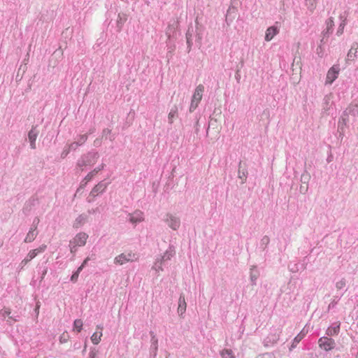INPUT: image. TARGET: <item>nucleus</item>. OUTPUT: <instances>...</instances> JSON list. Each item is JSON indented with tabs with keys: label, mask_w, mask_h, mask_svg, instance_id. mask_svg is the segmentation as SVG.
Masks as SVG:
<instances>
[{
	"label": "nucleus",
	"mask_w": 358,
	"mask_h": 358,
	"mask_svg": "<svg viewBox=\"0 0 358 358\" xmlns=\"http://www.w3.org/2000/svg\"><path fill=\"white\" fill-rule=\"evenodd\" d=\"M99 157V155L98 152L90 151L80 157L77 162L76 166L83 171L85 166H93L96 162Z\"/></svg>",
	"instance_id": "obj_1"
},
{
	"label": "nucleus",
	"mask_w": 358,
	"mask_h": 358,
	"mask_svg": "<svg viewBox=\"0 0 358 358\" xmlns=\"http://www.w3.org/2000/svg\"><path fill=\"white\" fill-rule=\"evenodd\" d=\"M204 92V86L201 84L199 85L192 95V101L189 106V112L192 113L199 106L201 101L203 92Z\"/></svg>",
	"instance_id": "obj_2"
},
{
	"label": "nucleus",
	"mask_w": 358,
	"mask_h": 358,
	"mask_svg": "<svg viewBox=\"0 0 358 358\" xmlns=\"http://www.w3.org/2000/svg\"><path fill=\"white\" fill-rule=\"evenodd\" d=\"M318 345L321 349L329 351L335 348L336 342L333 338L324 336L319 338Z\"/></svg>",
	"instance_id": "obj_3"
},
{
	"label": "nucleus",
	"mask_w": 358,
	"mask_h": 358,
	"mask_svg": "<svg viewBox=\"0 0 358 358\" xmlns=\"http://www.w3.org/2000/svg\"><path fill=\"white\" fill-rule=\"evenodd\" d=\"M164 221L171 229L175 231L178 230L180 226V218L171 213H167L164 219Z\"/></svg>",
	"instance_id": "obj_4"
},
{
	"label": "nucleus",
	"mask_w": 358,
	"mask_h": 358,
	"mask_svg": "<svg viewBox=\"0 0 358 358\" xmlns=\"http://www.w3.org/2000/svg\"><path fill=\"white\" fill-rule=\"evenodd\" d=\"M339 72L340 68L338 64L331 66L327 71L325 85H331L338 78Z\"/></svg>",
	"instance_id": "obj_5"
},
{
	"label": "nucleus",
	"mask_w": 358,
	"mask_h": 358,
	"mask_svg": "<svg viewBox=\"0 0 358 358\" xmlns=\"http://www.w3.org/2000/svg\"><path fill=\"white\" fill-rule=\"evenodd\" d=\"M326 29H324L322 31V38L320 41L321 44L325 43V38H327L333 32L334 22V18L332 17H329L326 20Z\"/></svg>",
	"instance_id": "obj_6"
},
{
	"label": "nucleus",
	"mask_w": 358,
	"mask_h": 358,
	"mask_svg": "<svg viewBox=\"0 0 358 358\" xmlns=\"http://www.w3.org/2000/svg\"><path fill=\"white\" fill-rule=\"evenodd\" d=\"M143 220L144 213L140 210H136L131 213H128V221L134 226L142 222Z\"/></svg>",
	"instance_id": "obj_7"
},
{
	"label": "nucleus",
	"mask_w": 358,
	"mask_h": 358,
	"mask_svg": "<svg viewBox=\"0 0 358 358\" xmlns=\"http://www.w3.org/2000/svg\"><path fill=\"white\" fill-rule=\"evenodd\" d=\"M278 24L279 23L276 22L274 25L266 29L264 37L266 41H271L274 36L279 34L280 27Z\"/></svg>",
	"instance_id": "obj_8"
},
{
	"label": "nucleus",
	"mask_w": 358,
	"mask_h": 358,
	"mask_svg": "<svg viewBox=\"0 0 358 358\" xmlns=\"http://www.w3.org/2000/svg\"><path fill=\"white\" fill-rule=\"evenodd\" d=\"M39 130L38 125H33L31 130L28 132V140L31 149H36V141L38 136Z\"/></svg>",
	"instance_id": "obj_9"
},
{
	"label": "nucleus",
	"mask_w": 358,
	"mask_h": 358,
	"mask_svg": "<svg viewBox=\"0 0 358 358\" xmlns=\"http://www.w3.org/2000/svg\"><path fill=\"white\" fill-rule=\"evenodd\" d=\"M108 184L109 182H106L104 180L99 182L92 189L90 192V196H92L94 198L99 194H102L106 189Z\"/></svg>",
	"instance_id": "obj_10"
},
{
	"label": "nucleus",
	"mask_w": 358,
	"mask_h": 358,
	"mask_svg": "<svg viewBox=\"0 0 358 358\" xmlns=\"http://www.w3.org/2000/svg\"><path fill=\"white\" fill-rule=\"evenodd\" d=\"M87 238L88 235L86 233L80 232L71 241V243L82 247L86 244Z\"/></svg>",
	"instance_id": "obj_11"
},
{
	"label": "nucleus",
	"mask_w": 358,
	"mask_h": 358,
	"mask_svg": "<svg viewBox=\"0 0 358 358\" xmlns=\"http://www.w3.org/2000/svg\"><path fill=\"white\" fill-rule=\"evenodd\" d=\"M341 329V322H334L329 327L327 328L326 331V335L328 337L337 336L340 332Z\"/></svg>",
	"instance_id": "obj_12"
},
{
	"label": "nucleus",
	"mask_w": 358,
	"mask_h": 358,
	"mask_svg": "<svg viewBox=\"0 0 358 358\" xmlns=\"http://www.w3.org/2000/svg\"><path fill=\"white\" fill-rule=\"evenodd\" d=\"M175 255V248L170 245L164 255L158 257L157 258H159L161 262L165 263L166 261L170 260Z\"/></svg>",
	"instance_id": "obj_13"
},
{
	"label": "nucleus",
	"mask_w": 358,
	"mask_h": 358,
	"mask_svg": "<svg viewBox=\"0 0 358 358\" xmlns=\"http://www.w3.org/2000/svg\"><path fill=\"white\" fill-rule=\"evenodd\" d=\"M194 30L192 27L188 28L186 32V41L187 45V52H189L193 45V41L194 39Z\"/></svg>",
	"instance_id": "obj_14"
},
{
	"label": "nucleus",
	"mask_w": 358,
	"mask_h": 358,
	"mask_svg": "<svg viewBox=\"0 0 358 358\" xmlns=\"http://www.w3.org/2000/svg\"><path fill=\"white\" fill-rule=\"evenodd\" d=\"M187 303L185 301V298L183 294H180L178 299V313L181 317H184V314L186 311Z\"/></svg>",
	"instance_id": "obj_15"
},
{
	"label": "nucleus",
	"mask_w": 358,
	"mask_h": 358,
	"mask_svg": "<svg viewBox=\"0 0 358 358\" xmlns=\"http://www.w3.org/2000/svg\"><path fill=\"white\" fill-rule=\"evenodd\" d=\"M150 335L151 336L150 352L155 357L158 350V339L153 331H151Z\"/></svg>",
	"instance_id": "obj_16"
},
{
	"label": "nucleus",
	"mask_w": 358,
	"mask_h": 358,
	"mask_svg": "<svg viewBox=\"0 0 358 358\" xmlns=\"http://www.w3.org/2000/svg\"><path fill=\"white\" fill-rule=\"evenodd\" d=\"M0 315L3 319H5L6 317H8V320H7L8 322L18 321V316L10 315V310L8 308H3V309H1L0 310Z\"/></svg>",
	"instance_id": "obj_17"
},
{
	"label": "nucleus",
	"mask_w": 358,
	"mask_h": 358,
	"mask_svg": "<svg viewBox=\"0 0 358 358\" xmlns=\"http://www.w3.org/2000/svg\"><path fill=\"white\" fill-rule=\"evenodd\" d=\"M38 199L34 197H31L24 203V206L23 208V213L26 215L29 214L31 210L32 206H35L37 203Z\"/></svg>",
	"instance_id": "obj_18"
},
{
	"label": "nucleus",
	"mask_w": 358,
	"mask_h": 358,
	"mask_svg": "<svg viewBox=\"0 0 358 358\" xmlns=\"http://www.w3.org/2000/svg\"><path fill=\"white\" fill-rule=\"evenodd\" d=\"M106 166L105 164H101L99 166L94 169L92 171H90L85 177V180L87 181H90L99 171L103 170Z\"/></svg>",
	"instance_id": "obj_19"
},
{
	"label": "nucleus",
	"mask_w": 358,
	"mask_h": 358,
	"mask_svg": "<svg viewBox=\"0 0 358 358\" xmlns=\"http://www.w3.org/2000/svg\"><path fill=\"white\" fill-rule=\"evenodd\" d=\"M346 15L345 14H341L340 15V20H341V23L338 26V28L337 29V31H336V34L338 36H341L343 34V31H344V28L346 25Z\"/></svg>",
	"instance_id": "obj_20"
},
{
	"label": "nucleus",
	"mask_w": 358,
	"mask_h": 358,
	"mask_svg": "<svg viewBox=\"0 0 358 358\" xmlns=\"http://www.w3.org/2000/svg\"><path fill=\"white\" fill-rule=\"evenodd\" d=\"M259 273L257 270L256 266H252L250 268V279L252 285H255L257 284V280L259 278Z\"/></svg>",
	"instance_id": "obj_21"
},
{
	"label": "nucleus",
	"mask_w": 358,
	"mask_h": 358,
	"mask_svg": "<svg viewBox=\"0 0 358 358\" xmlns=\"http://www.w3.org/2000/svg\"><path fill=\"white\" fill-rule=\"evenodd\" d=\"M358 48V43L357 42L353 43L351 46V49L349 50L347 57L348 60H354L356 57L357 50Z\"/></svg>",
	"instance_id": "obj_22"
},
{
	"label": "nucleus",
	"mask_w": 358,
	"mask_h": 358,
	"mask_svg": "<svg viewBox=\"0 0 358 358\" xmlns=\"http://www.w3.org/2000/svg\"><path fill=\"white\" fill-rule=\"evenodd\" d=\"M178 26V22L175 20H173L172 23L170 22L169 24L168 27H167V31H166V35L168 36L169 38H170L171 34H173L175 32Z\"/></svg>",
	"instance_id": "obj_23"
},
{
	"label": "nucleus",
	"mask_w": 358,
	"mask_h": 358,
	"mask_svg": "<svg viewBox=\"0 0 358 358\" xmlns=\"http://www.w3.org/2000/svg\"><path fill=\"white\" fill-rule=\"evenodd\" d=\"M238 169V178L243 180L242 183H244L247 178L248 171L245 167H243L242 162H239Z\"/></svg>",
	"instance_id": "obj_24"
},
{
	"label": "nucleus",
	"mask_w": 358,
	"mask_h": 358,
	"mask_svg": "<svg viewBox=\"0 0 358 358\" xmlns=\"http://www.w3.org/2000/svg\"><path fill=\"white\" fill-rule=\"evenodd\" d=\"M33 255L34 254L29 252L26 257L22 260L17 268L18 272L22 270L27 264L34 259Z\"/></svg>",
	"instance_id": "obj_25"
},
{
	"label": "nucleus",
	"mask_w": 358,
	"mask_h": 358,
	"mask_svg": "<svg viewBox=\"0 0 358 358\" xmlns=\"http://www.w3.org/2000/svg\"><path fill=\"white\" fill-rule=\"evenodd\" d=\"M38 274L40 275L39 280H40V282H41L44 279V278L48 272V267L46 266V262L43 263L41 265H40L38 266Z\"/></svg>",
	"instance_id": "obj_26"
},
{
	"label": "nucleus",
	"mask_w": 358,
	"mask_h": 358,
	"mask_svg": "<svg viewBox=\"0 0 358 358\" xmlns=\"http://www.w3.org/2000/svg\"><path fill=\"white\" fill-rule=\"evenodd\" d=\"M127 262H129L127 259V257L125 256V253H122L115 257L114 259V264H115L123 265Z\"/></svg>",
	"instance_id": "obj_27"
},
{
	"label": "nucleus",
	"mask_w": 358,
	"mask_h": 358,
	"mask_svg": "<svg viewBox=\"0 0 358 358\" xmlns=\"http://www.w3.org/2000/svg\"><path fill=\"white\" fill-rule=\"evenodd\" d=\"M127 20V15L125 14L119 13L117 20V31H120L123 24Z\"/></svg>",
	"instance_id": "obj_28"
},
{
	"label": "nucleus",
	"mask_w": 358,
	"mask_h": 358,
	"mask_svg": "<svg viewBox=\"0 0 358 358\" xmlns=\"http://www.w3.org/2000/svg\"><path fill=\"white\" fill-rule=\"evenodd\" d=\"M345 291H346V289L343 292L341 293L340 295H336L334 296L332 301L328 306V308H327L328 311H329L331 309L334 308L338 304V301H340L341 298L342 297V296L343 295V294Z\"/></svg>",
	"instance_id": "obj_29"
},
{
	"label": "nucleus",
	"mask_w": 358,
	"mask_h": 358,
	"mask_svg": "<svg viewBox=\"0 0 358 358\" xmlns=\"http://www.w3.org/2000/svg\"><path fill=\"white\" fill-rule=\"evenodd\" d=\"M87 216L85 215H80L75 220L73 227L79 228L86 221Z\"/></svg>",
	"instance_id": "obj_30"
},
{
	"label": "nucleus",
	"mask_w": 358,
	"mask_h": 358,
	"mask_svg": "<svg viewBox=\"0 0 358 358\" xmlns=\"http://www.w3.org/2000/svg\"><path fill=\"white\" fill-rule=\"evenodd\" d=\"M235 17V9L234 8H229L226 14V22L229 24Z\"/></svg>",
	"instance_id": "obj_31"
},
{
	"label": "nucleus",
	"mask_w": 358,
	"mask_h": 358,
	"mask_svg": "<svg viewBox=\"0 0 358 358\" xmlns=\"http://www.w3.org/2000/svg\"><path fill=\"white\" fill-rule=\"evenodd\" d=\"M38 232L29 230L24 241L25 243H31L36 238Z\"/></svg>",
	"instance_id": "obj_32"
},
{
	"label": "nucleus",
	"mask_w": 358,
	"mask_h": 358,
	"mask_svg": "<svg viewBox=\"0 0 358 358\" xmlns=\"http://www.w3.org/2000/svg\"><path fill=\"white\" fill-rule=\"evenodd\" d=\"M345 110H348V113L354 117H356L358 115V106L357 104L350 105Z\"/></svg>",
	"instance_id": "obj_33"
},
{
	"label": "nucleus",
	"mask_w": 358,
	"mask_h": 358,
	"mask_svg": "<svg viewBox=\"0 0 358 358\" xmlns=\"http://www.w3.org/2000/svg\"><path fill=\"white\" fill-rule=\"evenodd\" d=\"M178 115V107L176 106H174L173 107L171 108L169 113V115H168V119H169V122L170 124H172L173 123V120L175 117H176Z\"/></svg>",
	"instance_id": "obj_34"
},
{
	"label": "nucleus",
	"mask_w": 358,
	"mask_h": 358,
	"mask_svg": "<svg viewBox=\"0 0 358 358\" xmlns=\"http://www.w3.org/2000/svg\"><path fill=\"white\" fill-rule=\"evenodd\" d=\"M164 264V263L163 262H161L159 258H157L152 268L155 270L156 272L162 271Z\"/></svg>",
	"instance_id": "obj_35"
},
{
	"label": "nucleus",
	"mask_w": 358,
	"mask_h": 358,
	"mask_svg": "<svg viewBox=\"0 0 358 358\" xmlns=\"http://www.w3.org/2000/svg\"><path fill=\"white\" fill-rule=\"evenodd\" d=\"M220 355L222 358H236L233 352L230 349H224L221 351Z\"/></svg>",
	"instance_id": "obj_36"
},
{
	"label": "nucleus",
	"mask_w": 358,
	"mask_h": 358,
	"mask_svg": "<svg viewBox=\"0 0 358 358\" xmlns=\"http://www.w3.org/2000/svg\"><path fill=\"white\" fill-rule=\"evenodd\" d=\"M46 248L47 246L45 245H42L38 248L30 250L29 253L34 254L33 257L34 258L38 254L43 252L46 250Z\"/></svg>",
	"instance_id": "obj_37"
},
{
	"label": "nucleus",
	"mask_w": 358,
	"mask_h": 358,
	"mask_svg": "<svg viewBox=\"0 0 358 358\" xmlns=\"http://www.w3.org/2000/svg\"><path fill=\"white\" fill-rule=\"evenodd\" d=\"M101 336H102V333L101 332H99V334H98L96 332L92 334V336H91L92 342L94 345H97L101 341Z\"/></svg>",
	"instance_id": "obj_38"
},
{
	"label": "nucleus",
	"mask_w": 358,
	"mask_h": 358,
	"mask_svg": "<svg viewBox=\"0 0 358 358\" xmlns=\"http://www.w3.org/2000/svg\"><path fill=\"white\" fill-rule=\"evenodd\" d=\"M348 115L349 114L348 113V110H344L339 120L338 124L340 125L341 124H342L343 125H345L348 121Z\"/></svg>",
	"instance_id": "obj_39"
},
{
	"label": "nucleus",
	"mask_w": 358,
	"mask_h": 358,
	"mask_svg": "<svg viewBox=\"0 0 358 358\" xmlns=\"http://www.w3.org/2000/svg\"><path fill=\"white\" fill-rule=\"evenodd\" d=\"M83 321L80 319H77L73 322V329L78 332H80L83 329Z\"/></svg>",
	"instance_id": "obj_40"
},
{
	"label": "nucleus",
	"mask_w": 358,
	"mask_h": 358,
	"mask_svg": "<svg viewBox=\"0 0 358 358\" xmlns=\"http://www.w3.org/2000/svg\"><path fill=\"white\" fill-rule=\"evenodd\" d=\"M87 138L88 137L87 134L79 135L76 141L77 142V144H78L80 146L86 142Z\"/></svg>",
	"instance_id": "obj_41"
},
{
	"label": "nucleus",
	"mask_w": 358,
	"mask_h": 358,
	"mask_svg": "<svg viewBox=\"0 0 358 358\" xmlns=\"http://www.w3.org/2000/svg\"><path fill=\"white\" fill-rule=\"evenodd\" d=\"M346 286V280L344 278H342L341 280L338 281L336 283V287L338 291L343 289Z\"/></svg>",
	"instance_id": "obj_42"
},
{
	"label": "nucleus",
	"mask_w": 358,
	"mask_h": 358,
	"mask_svg": "<svg viewBox=\"0 0 358 358\" xmlns=\"http://www.w3.org/2000/svg\"><path fill=\"white\" fill-rule=\"evenodd\" d=\"M303 337V334H302V332L299 334L293 340L292 348H295L296 345L302 340Z\"/></svg>",
	"instance_id": "obj_43"
},
{
	"label": "nucleus",
	"mask_w": 358,
	"mask_h": 358,
	"mask_svg": "<svg viewBox=\"0 0 358 358\" xmlns=\"http://www.w3.org/2000/svg\"><path fill=\"white\" fill-rule=\"evenodd\" d=\"M125 256L127 257V259H128V262H134L138 259V256L133 253L132 252H129L128 253H125Z\"/></svg>",
	"instance_id": "obj_44"
},
{
	"label": "nucleus",
	"mask_w": 358,
	"mask_h": 358,
	"mask_svg": "<svg viewBox=\"0 0 358 358\" xmlns=\"http://www.w3.org/2000/svg\"><path fill=\"white\" fill-rule=\"evenodd\" d=\"M310 175L308 173L307 171H305L303 173H302L301 176V181L303 183H308L310 180Z\"/></svg>",
	"instance_id": "obj_45"
},
{
	"label": "nucleus",
	"mask_w": 358,
	"mask_h": 358,
	"mask_svg": "<svg viewBox=\"0 0 358 358\" xmlns=\"http://www.w3.org/2000/svg\"><path fill=\"white\" fill-rule=\"evenodd\" d=\"M98 351L94 348H91L89 352V358H96Z\"/></svg>",
	"instance_id": "obj_46"
},
{
	"label": "nucleus",
	"mask_w": 358,
	"mask_h": 358,
	"mask_svg": "<svg viewBox=\"0 0 358 358\" xmlns=\"http://www.w3.org/2000/svg\"><path fill=\"white\" fill-rule=\"evenodd\" d=\"M69 336L67 334H65L64 333L62 334L59 337V341L61 343H66L69 340Z\"/></svg>",
	"instance_id": "obj_47"
},
{
	"label": "nucleus",
	"mask_w": 358,
	"mask_h": 358,
	"mask_svg": "<svg viewBox=\"0 0 358 358\" xmlns=\"http://www.w3.org/2000/svg\"><path fill=\"white\" fill-rule=\"evenodd\" d=\"M78 146H80L78 144H77L76 141L73 142L68 146V149L71 150H76Z\"/></svg>",
	"instance_id": "obj_48"
},
{
	"label": "nucleus",
	"mask_w": 358,
	"mask_h": 358,
	"mask_svg": "<svg viewBox=\"0 0 358 358\" xmlns=\"http://www.w3.org/2000/svg\"><path fill=\"white\" fill-rule=\"evenodd\" d=\"M194 36H195L194 39H195V42L197 43V45L200 46L201 45V38H202L201 36L199 34H197V33L195 34L194 33Z\"/></svg>",
	"instance_id": "obj_49"
},
{
	"label": "nucleus",
	"mask_w": 358,
	"mask_h": 358,
	"mask_svg": "<svg viewBox=\"0 0 358 358\" xmlns=\"http://www.w3.org/2000/svg\"><path fill=\"white\" fill-rule=\"evenodd\" d=\"M89 181H87L85 180V178L81 181L79 187L77 189L76 192L78 193L81 189L85 188V187L87 185V182Z\"/></svg>",
	"instance_id": "obj_50"
},
{
	"label": "nucleus",
	"mask_w": 358,
	"mask_h": 358,
	"mask_svg": "<svg viewBox=\"0 0 358 358\" xmlns=\"http://www.w3.org/2000/svg\"><path fill=\"white\" fill-rule=\"evenodd\" d=\"M269 241V238L267 236H264L261 240V244L265 245V246H266L268 244Z\"/></svg>",
	"instance_id": "obj_51"
},
{
	"label": "nucleus",
	"mask_w": 358,
	"mask_h": 358,
	"mask_svg": "<svg viewBox=\"0 0 358 358\" xmlns=\"http://www.w3.org/2000/svg\"><path fill=\"white\" fill-rule=\"evenodd\" d=\"M78 276L79 273L75 271L71 277V280L73 282H76L78 280Z\"/></svg>",
	"instance_id": "obj_52"
},
{
	"label": "nucleus",
	"mask_w": 358,
	"mask_h": 358,
	"mask_svg": "<svg viewBox=\"0 0 358 358\" xmlns=\"http://www.w3.org/2000/svg\"><path fill=\"white\" fill-rule=\"evenodd\" d=\"M70 250L71 253H75L77 250L78 245L69 243Z\"/></svg>",
	"instance_id": "obj_53"
},
{
	"label": "nucleus",
	"mask_w": 358,
	"mask_h": 358,
	"mask_svg": "<svg viewBox=\"0 0 358 358\" xmlns=\"http://www.w3.org/2000/svg\"><path fill=\"white\" fill-rule=\"evenodd\" d=\"M69 152L70 150L68 149V148H65L62 153V157L65 158L68 155Z\"/></svg>",
	"instance_id": "obj_54"
},
{
	"label": "nucleus",
	"mask_w": 358,
	"mask_h": 358,
	"mask_svg": "<svg viewBox=\"0 0 358 358\" xmlns=\"http://www.w3.org/2000/svg\"><path fill=\"white\" fill-rule=\"evenodd\" d=\"M111 132V130L109 129H104L103 130V136H107L108 134H110Z\"/></svg>",
	"instance_id": "obj_55"
},
{
	"label": "nucleus",
	"mask_w": 358,
	"mask_h": 358,
	"mask_svg": "<svg viewBox=\"0 0 358 358\" xmlns=\"http://www.w3.org/2000/svg\"><path fill=\"white\" fill-rule=\"evenodd\" d=\"M39 222H40V219H39L38 217H36L34 219V220H33V222H32V223H33L34 225L38 226V224H39Z\"/></svg>",
	"instance_id": "obj_56"
},
{
	"label": "nucleus",
	"mask_w": 358,
	"mask_h": 358,
	"mask_svg": "<svg viewBox=\"0 0 358 358\" xmlns=\"http://www.w3.org/2000/svg\"><path fill=\"white\" fill-rule=\"evenodd\" d=\"M37 227H38V226L34 225V224L32 223V224H31V227H30L29 230H30V231H37Z\"/></svg>",
	"instance_id": "obj_57"
},
{
	"label": "nucleus",
	"mask_w": 358,
	"mask_h": 358,
	"mask_svg": "<svg viewBox=\"0 0 358 358\" xmlns=\"http://www.w3.org/2000/svg\"><path fill=\"white\" fill-rule=\"evenodd\" d=\"M289 270H290L291 272L295 273V272H296L298 271V268H297L296 266L294 265L293 267H290Z\"/></svg>",
	"instance_id": "obj_58"
},
{
	"label": "nucleus",
	"mask_w": 358,
	"mask_h": 358,
	"mask_svg": "<svg viewBox=\"0 0 358 358\" xmlns=\"http://www.w3.org/2000/svg\"><path fill=\"white\" fill-rule=\"evenodd\" d=\"M90 260V257H87L84 261L82 263L81 265H84V267L86 266V265L87 264L88 262Z\"/></svg>",
	"instance_id": "obj_59"
},
{
	"label": "nucleus",
	"mask_w": 358,
	"mask_h": 358,
	"mask_svg": "<svg viewBox=\"0 0 358 358\" xmlns=\"http://www.w3.org/2000/svg\"><path fill=\"white\" fill-rule=\"evenodd\" d=\"M84 268V265H80L76 271L80 274Z\"/></svg>",
	"instance_id": "obj_60"
},
{
	"label": "nucleus",
	"mask_w": 358,
	"mask_h": 358,
	"mask_svg": "<svg viewBox=\"0 0 358 358\" xmlns=\"http://www.w3.org/2000/svg\"><path fill=\"white\" fill-rule=\"evenodd\" d=\"M307 2H309L310 6L314 7L315 6V0H306Z\"/></svg>",
	"instance_id": "obj_61"
},
{
	"label": "nucleus",
	"mask_w": 358,
	"mask_h": 358,
	"mask_svg": "<svg viewBox=\"0 0 358 358\" xmlns=\"http://www.w3.org/2000/svg\"><path fill=\"white\" fill-rule=\"evenodd\" d=\"M98 210H99L98 208H96V209H92V210H89V213H96L98 211Z\"/></svg>",
	"instance_id": "obj_62"
},
{
	"label": "nucleus",
	"mask_w": 358,
	"mask_h": 358,
	"mask_svg": "<svg viewBox=\"0 0 358 358\" xmlns=\"http://www.w3.org/2000/svg\"><path fill=\"white\" fill-rule=\"evenodd\" d=\"M73 347H74V348H75V349H78V348H80V344H79V343H76L73 345Z\"/></svg>",
	"instance_id": "obj_63"
},
{
	"label": "nucleus",
	"mask_w": 358,
	"mask_h": 358,
	"mask_svg": "<svg viewBox=\"0 0 358 358\" xmlns=\"http://www.w3.org/2000/svg\"><path fill=\"white\" fill-rule=\"evenodd\" d=\"M95 131V128L93 127V128H91L90 130H89V134H92Z\"/></svg>",
	"instance_id": "obj_64"
}]
</instances>
